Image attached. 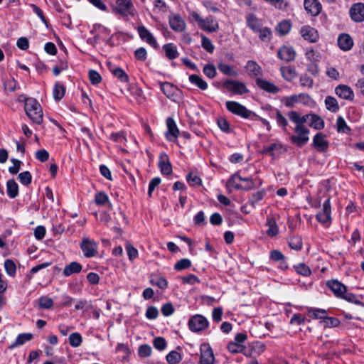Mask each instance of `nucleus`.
<instances>
[{
  "mask_svg": "<svg viewBox=\"0 0 364 364\" xmlns=\"http://www.w3.org/2000/svg\"><path fill=\"white\" fill-rule=\"evenodd\" d=\"M219 70L225 75L237 77L238 73L230 65L220 63L218 65Z\"/></svg>",
  "mask_w": 364,
  "mask_h": 364,
  "instance_id": "nucleus-39",
  "label": "nucleus"
},
{
  "mask_svg": "<svg viewBox=\"0 0 364 364\" xmlns=\"http://www.w3.org/2000/svg\"><path fill=\"white\" fill-rule=\"evenodd\" d=\"M336 128L338 132L348 133L350 131L345 119L342 117H338L336 120Z\"/></svg>",
  "mask_w": 364,
  "mask_h": 364,
  "instance_id": "nucleus-52",
  "label": "nucleus"
},
{
  "mask_svg": "<svg viewBox=\"0 0 364 364\" xmlns=\"http://www.w3.org/2000/svg\"><path fill=\"white\" fill-rule=\"evenodd\" d=\"M163 49L165 52L166 56L169 60H173L178 56V52L176 46L173 43H167L164 45Z\"/></svg>",
  "mask_w": 364,
  "mask_h": 364,
  "instance_id": "nucleus-32",
  "label": "nucleus"
},
{
  "mask_svg": "<svg viewBox=\"0 0 364 364\" xmlns=\"http://www.w3.org/2000/svg\"><path fill=\"white\" fill-rule=\"evenodd\" d=\"M337 41L338 47L343 51L350 50L353 46V38L347 33L340 34Z\"/></svg>",
  "mask_w": 364,
  "mask_h": 364,
  "instance_id": "nucleus-23",
  "label": "nucleus"
},
{
  "mask_svg": "<svg viewBox=\"0 0 364 364\" xmlns=\"http://www.w3.org/2000/svg\"><path fill=\"white\" fill-rule=\"evenodd\" d=\"M159 167L164 175H170L172 173V166L166 154L161 153L160 154Z\"/></svg>",
  "mask_w": 364,
  "mask_h": 364,
  "instance_id": "nucleus-19",
  "label": "nucleus"
},
{
  "mask_svg": "<svg viewBox=\"0 0 364 364\" xmlns=\"http://www.w3.org/2000/svg\"><path fill=\"white\" fill-rule=\"evenodd\" d=\"M313 146L319 152H324L328 148V142L324 139L321 133L316 134L313 140Z\"/></svg>",
  "mask_w": 364,
  "mask_h": 364,
  "instance_id": "nucleus-25",
  "label": "nucleus"
},
{
  "mask_svg": "<svg viewBox=\"0 0 364 364\" xmlns=\"http://www.w3.org/2000/svg\"><path fill=\"white\" fill-rule=\"evenodd\" d=\"M153 344L154 348L159 350H163L166 348V341L163 337L154 338Z\"/></svg>",
  "mask_w": 364,
  "mask_h": 364,
  "instance_id": "nucleus-62",
  "label": "nucleus"
},
{
  "mask_svg": "<svg viewBox=\"0 0 364 364\" xmlns=\"http://www.w3.org/2000/svg\"><path fill=\"white\" fill-rule=\"evenodd\" d=\"M89 79L92 84L97 85L101 82L102 77L96 70H90L89 71Z\"/></svg>",
  "mask_w": 364,
  "mask_h": 364,
  "instance_id": "nucleus-64",
  "label": "nucleus"
},
{
  "mask_svg": "<svg viewBox=\"0 0 364 364\" xmlns=\"http://www.w3.org/2000/svg\"><path fill=\"white\" fill-rule=\"evenodd\" d=\"M326 109L332 112H336L339 109L337 100L332 96H327L325 99Z\"/></svg>",
  "mask_w": 364,
  "mask_h": 364,
  "instance_id": "nucleus-38",
  "label": "nucleus"
},
{
  "mask_svg": "<svg viewBox=\"0 0 364 364\" xmlns=\"http://www.w3.org/2000/svg\"><path fill=\"white\" fill-rule=\"evenodd\" d=\"M161 90L168 98L175 102H178L182 99L181 90L170 82H161Z\"/></svg>",
  "mask_w": 364,
  "mask_h": 364,
  "instance_id": "nucleus-5",
  "label": "nucleus"
},
{
  "mask_svg": "<svg viewBox=\"0 0 364 364\" xmlns=\"http://www.w3.org/2000/svg\"><path fill=\"white\" fill-rule=\"evenodd\" d=\"M277 55L281 60L290 62L295 59L296 52L292 47L284 46L279 50Z\"/></svg>",
  "mask_w": 364,
  "mask_h": 364,
  "instance_id": "nucleus-20",
  "label": "nucleus"
},
{
  "mask_svg": "<svg viewBox=\"0 0 364 364\" xmlns=\"http://www.w3.org/2000/svg\"><path fill=\"white\" fill-rule=\"evenodd\" d=\"M95 201L99 205H103L109 203L108 196L104 192H99L95 194Z\"/></svg>",
  "mask_w": 364,
  "mask_h": 364,
  "instance_id": "nucleus-57",
  "label": "nucleus"
},
{
  "mask_svg": "<svg viewBox=\"0 0 364 364\" xmlns=\"http://www.w3.org/2000/svg\"><path fill=\"white\" fill-rule=\"evenodd\" d=\"M166 360L168 364H178L181 360V355L179 353L173 350L166 355Z\"/></svg>",
  "mask_w": 364,
  "mask_h": 364,
  "instance_id": "nucleus-48",
  "label": "nucleus"
},
{
  "mask_svg": "<svg viewBox=\"0 0 364 364\" xmlns=\"http://www.w3.org/2000/svg\"><path fill=\"white\" fill-rule=\"evenodd\" d=\"M282 146L281 144L273 143L269 146H264L262 152L263 154H269L272 156H274L275 151H280Z\"/></svg>",
  "mask_w": 364,
  "mask_h": 364,
  "instance_id": "nucleus-41",
  "label": "nucleus"
},
{
  "mask_svg": "<svg viewBox=\"0 0 364 364\" xmlns=\"http://www.w3.org/2000/svg\"><path fill=\"white\" fill-rule=\"evenodd\" d=\"M323 323H324L325 327L332 328L339 326L340 321L337 318L329 317L327 316Z\"/></svg>",
  "mask_w": 364,
  "mask_h": 364,
  "instance_id": "nucleus-61",
  "label": "nucleus"
},
{
  "mask_svg": "<svg viewBox=\"0 0 364 364\" xmlns=\"http://www.w3.org/2000/svg\"><path fill=\"white\" fill-rule=\"evenodd\" d=\"M33 338V335L30 333H24L19 334L15 342L9 346L10 349H12L16 346L23 345L26 341H31Z\"/></svg>",
  "mask_w": 364,
  "mask_h": 364,
  "instance_id": "nucleus-34",
  "label": "nucleus"
},
{
  "mask_svg": "<svg viewBox=\"0 0 364 364\" xmlns=\"http://www.w3.org/2000/svg\"><path fill=\"white\" fill-rule=\"evenodd\" d=\"M170 27L176 32H182L185 30L186 24L185 21L178 14L169 16Z\"/></svg>",
  "mask_w": 364,
  "mask_h": 364,
  "instance_id": "nucleus-18",
  "label": "nucleus"
},
{
  "mask_svg": "<svg viewBox=\"0 0 364 364\" xmlns=\"http://www.w3.org/2000/svg\"><path fill=\"white\" fill-rule=\"evenodd\" d=\"M25 112L30 119L36 124H41L43 122V110L38 102L32 97H28L25 100Z\"/></svg>",
  "mask_w": 364,
  "mask_h": 364,
  "instance_id": "nucleus-1",
  "label": "nucleus"
},
{
  "mask_svg": "<svg viewBox=\"0 0 364 364\" xmlns=\"http://www.w3.org/2000/svg\"><path fill=\"white\" fill-rule=\"evenodd\" d=\"M309 313L312 314L314 318L321 319L322 322L327 316V311L323 309H311L309 310Z\"/></svg>",
  "mask_w": 364,
  "mask_h": 364,
  "instance_id": "nucleus-51",
  "label": "nucleus"
},
{
  "mask_svg": "<svg viewBox=\"0 0 364 364\" xmlns=\"http://www.w3.org/2000/svg\"><path fill=\"white\" fill-rule=\"evenodd\" d=\"M83 255L87 258L94 257L97 255L98 245L92 239L83 237L80 243Z\"/></svg>",
  "mask_w": 364,
  "mask_h": 364,
  "instance_id": "nucleus-4",
  "label": "nucleus"
},
{
  "mask_svg": "<svg viewBox=\"0 0 364 364\" xmlns=\"http://www.w3.org/2000/svg\"><path fill=\"white\" fill-rule=\"evenodd\" d=\"M65 89L64 86L60 84V82H56L54 85L53 94V98L56 101H59L61 100L64 95H65Z\"/></svg>",
  "mask_w": 364,
  "mask_h": 364,
  "instance_id": "nucleus-40",
  "label": "nucleus"
},
{
  "mask_svg": "<svg viewBox=\"0 0 364 364\" xmlns=\"http://www.w3.org/2000/svg\"><path fill=\"white\" fill-rule=\"evenodd\" d=\"M300 85L303 87L311 89L314 85V80L307 74H303L299 77Z\"/></svg>",
  "mask_w": 364,
  "mask_h": 364,
  "instance_id": "nucleus-46",
  "label": "nucleus"
},
{
  "mask_svg": "<svg viewBox=\"0 0 364 364\" xmlns=\"http://www.w3.org/2000/svg\"><path fill=\"white\" fill-rule=\"evenodd\" d=\"M82 267L77 262H72L66 265L63 269V274L65 277H70L73 274L80 273L82 271Z\"/></svg>",
  "mask_w": 364,
  "mask_h": 364,
  "instance_id": "nucleus-28",
  "label": "nucleus"
},
{
  "mask_svg": "<svg viewBox=\"0 0 364 364\" xmlns=\"http://www.w3.org/2000/svg\"><path fill=\"white\" fill-rule=\"evenodd\" d=\"M294 269L298 274L305 277L309 276L311 273L309 267L304 263H300L297 265H295Z\"/></svg>",
  "mask_w": 364,
  "mask_h": 364,
  "instance_id": "nucleus-50",
  "label": "nucleus"
},
{
  "mask_svg": "<svg viewBox=\"0 0 364 364\" xmlns=\"http://www.w3.org/2000/svg\"><path fill=\"white\" fill-rule=\"evenodd\" d=\"M350 15L353 21L362 22L364 21V4H354L350 9Z\"/></svg>",
  "mask_w": 364,
  "mask_h": 364,
  "instance_id": "nucleus-14",
  "label": "nucleus"
},
{
  "mask_svg": "<svg viewBox=\"0 0 364 364\" xmlns=\"http://www.w3.org/2000/svg\"><path fill=\"white\" fill-rule=\"evenodd\" d=\"M82 341V336L79 333H73L69 336L70 345L74 348L80 346Z\"/></svg>",
  "mask_w": 364,
  "mask_h": 364,
  "instance_id": "nucleus-49",
  "label": "nucleus"
},
{
  "mask_svg": "<svg viewBox=\"0 0 364 364\" xmlns=\"http://www.w3.org/2000/svg\"><path fill=\"white\" fill-rule=\"evenodd\" d=\"M223 87L228 91L237 95H243L249 92L245 83L235 80H228L225 81L223 82Z\"/></svg>",
  "mask_w": 364,
  "mask_h": 364,
  "instance_id": "nucleus-8",
  "label": "nucleus"
},
{
  "mask_svg": "<svg viewBox=\"0 0 364 364\" xmlns=\"http://www.w3.org/2000/svg\"><path fill=\"white\" fill-rule=\"evenodd\" d=\"M245 68L251 77H255L262 74L261 67L254 60H248Z\"/></svg>",
  "mask_w": 364,
  "mask_h": 364,
  "instance_id": "nucleus-27",
  "label": "nucleus"
},
{
  "mask_svg": "<svg viewBox=\"0 0 364 364\" xmlns=\"http://www.w3.org/2000/svg\"><path fill=\"white\" fill-rule=\"evenodd\" d=\"M140 38L146 41L147 43L153 46L154 48H158L159 45L151 32L144 26H139L137 28Z\"/></svg>",
  "mask_w": 364,
  "mask_h": 364,
  "instance_id": "nucleus-16",
  "label": "nucleus"
},
{
  "mask_svg": "<svg viewBox=\"0 0 364 364\" xmlns=\"http://www.w3.org/2000/svg\"><path fill=\"white\" fill-rule=\"evenodd\" d=\"M116 9L122 15H133L134 5L131 0H117Z\"/></svg>",
  "mask_w": 364,
  "mask_h": 364,
  "instance_id": "nucleus-11",
  "label": "nucleus"
},
{
  "mask_svg": "<svg viewBox=\"0 0 364 364\" xmlns=\"http://www.w3.org/2000/svg\"><path fill=\"white\" fill-rule=\"evenodd\" d=\"M191 265V262L190 259L183 258L180 260H178L175 264H174V269L178 271H181L185 269H187L190 267Z\"/></svg>",
  "mask_w": 364,
  "mask_h": 364,
  "instance_id": "nucleus-53",
  "label": "nucleus"
},
{
  "mask_svg": "<svg viewBox=\"0 0 364 364\" xmlns=\"http://www.w3.org/2000/svg\"><path fill=\"white\" fill-rule=\"evenodd\" d=\"M305 55L306 58L312 62L318 61L321 58L320 53L314 49L307 50Z\"/></svg>",
  "mask_w": 364,
  "mask_h": 364,
  "instance_id": "nucleus-59",
  "label": "nucleus"
},
{
  "mask_svg": "<svg viewBox=\"0 0 364 364\" xmlns=\"http://www.w3.org/2000/svg\"><path fill=\"white\" fill-rule=\"evenodd\" d=\"M300 33L306 41L311 43H316L319 38L318 31L310 26L301 27Z\"/></svg>",
  "mask_w": 364,
  "mask_h": 364,
  "instance_id": "nucleus-15",
  "label": "nucleus"
},
{
  "mask_svg": "<svg viewBox=\"0 0 364 364\" xmlns=\"http://www.w3.org/2000/svg\"><path fill=\"white\" fill-rule=\"evenodd\" d=\"M259 38L264 42H269L272 38V31L268 27H261L257 32Z\"/></svg>",
  "mask_w": 364,
  "mask_h": 364,
  "instance_id": "nucleus-35",
  "label": "nucleus"
},
{
  "mask_svg": "<svg viewBox=\"0 0 364 364\" xmlns=\"http://www.w3.org/2000/svg\"><path fill=\"white\" fill-rule=\"evenodd\" d=\"M291 28V23L290 21L289 20H284L281 21L277 26H276V31L278 33L280 36H284L289 33Z\"/></svg>",
  "mask_w": 364,
  "mask_h": 364,
  "instance_id": "nucleus-33",
  "label": "nucleus"
},
{
  "mask_svg": "<svg viewBox=\"0 0 364 364\" xmlns=\"http://www.w3.org/2000/svg\"><path fill=\"white\" fill-rule=\"evenodd\" d=\"M331 208L330 199H326L322 206L321 210L316 215L318 221L323 224H326L331 221Z\"/></svg>",
  "mask_w": 364,
  "mask_h": 364,
  "instance_id": "nucleus-10",
  "label": "nucleus"
},
{
  "mask_svg": "<svg viewBox=\"0 0 364 364\" xmlns=\"http://www.w3.org/2000/svg\"><path fill=\"white\" fill-rule=\"evenodd\" d=\"M38 304L41 308L49 309L53 306V301L47 296H43L39 298Z\"/></svg>",
  "mask_w": 364,
  "mask_h": 364,
  "instance_id": "nucleus-47",
  "label": "nucleus"
},
{
  "mask_svg": "<svg viewBox=\"0 0 364 364\" xmlns=\"http://www.w3.org/2000/svg\"><path fill=\"white\" fill-rule=\"evenodd\" d=\"M6 191L9 198H15L18 194V186L14 179L6 182Z\"/></svg>",
  "mask_w": 364,
  "mask_h": 364,
  "instance_id": "nucleus-31",
  "label": "nucleus"
},
{
  "mask_svg": "<svg viewBox=\"0 0 364 364\" xmlns=\"http://www.w3.org/2000/svg\"><path fill=\"white\" fill-rule=\"evenodd\" d=\"M335 92L339 97L346 100H353L354 98L353 90L346 85H338L335 88Z\"/></svg>",
  "mask_w": 364,
  "mask_h": 364,
  "instance_id": "nucleus-21",
  "label": "nucleus"
},
{
  "mask_svg": "<svg viewBox=\"0 0 364 364\" xmlns=\"http://www.w3.org/2000/svg\"><path fill=\"white\" fill-rule=\"evenodd\" d=\"M190 82L197 86L202 90H205L208 87V84L200 76L193 74L189 76Z\"/></svg>",
  "mask_w": 364,
  "mask_h": 364,
  "instance_id": "nucleus-37",
  "label": "nucleus"
},
{
  "mask_svg": "<svg viewBox=\"0 0 364 364\" xmlns=\"http://www.w3.org/2000/svg\"><path fill=\"white\" fill-rule=\"evenodd\" d=\"M201 45L202 47L208 53H212L214 50V46L212 43L211 41L207 38L206 36L202 35L201 36Z\"/></svg>",
  "mask_w": 364,
  "mask_h": 364,
  "instance_id": "nucleus-54",
  "label": "nucleus"
},
{
  "mask_svg": "<svg viewBox=\"0 0 364 364\" xmlns=\"http://www.w3.org/2000/svg\"><path fill=\"white\" fill-rule=\"evenodd\" d=\"M304 6L305 10L314 16L318 15L322 8L318 0H304Z\"/></svg>",
  "mask_w": 364,
  "mask_h": 364,
  "instance_id": "nucleus-22",
  "label": "nucleus"
},
{
  "mask_svg": "<svg viewBox=\"0 0 364 364\" xmlns=\"http://www.w3.org/2000/svg\"><path fill=\"white\" fill-rule=\"evenodd\" d=\"M166 126L168 131L166 134V137L169 141H174L178 138L179 130L173 118L168 117L166 119Z\"/></svg>",
  "mask_w": 364,
  "mask_h": 364,
  "instance_id": "nucleus-13",
  "label": "nucleus"
},
{
  "mask_svg": "<svg viewBox=\"0 0 364 364\" xmlns=\"http://www.w3.org/2000/svg\"><path fill=\"white\" fill-rule=\"evenodd\" d=\"M4 267L6 273L9 276L14 277L16 275V266L13 260L9 259H6L4 262Z\"/></svg>",
  "mask_w": 364,
  "mask_h": 364,
  "instance_id": "nucleus-45",
  "label": "nucleus"
},
{
  "mask_svg": "<svg viewBox=\"0 0 364 364\" xmlns=\"http://www.w3.org/2000/svg\"><path fill=\"white\" fill-rule=\"evenodd\" d=\"M217 123L221 131L226 133L230 132V124L226 119L223 117L219 118Z\"/></svg>",
  "mask_w": 364,
  "mask_h": 364,
  "instance_id": "nucleus-63",
  "label": "nucleus"
},
{
  "mask_svg": "<svg viewBox=\"0 0 364 364\" xmlns=\"http://www.w3.org/2000/svg\"><path fill=\"white\" fill-rule=\"evenodd\" d=\"M280 72L282 77L289 82L291 81L297 75L295 68L291 66L281 67Z\"/></svg>",
  "mask_w": 364,
  "mask_h": 364,
  "instance_id": "nucleus-30",
  "label": "nucleus"
},
{
  "mask_svg": "<svg viewBox=\"0 0 364 364\" xmlns=\"http://www.w3.org/2000/svg\"><path fill=\"white\" fill-rule=\"evenodd\" d=\"M199 27L208 33H213L219 29V24L213 16H209L203 18Z\"/></svg>",
  "mask_w": 364,
  "mask_h": 364,
  "instance_id": "nucleus-12",
  "label": "nucleus"
},
{
  "mask_svg": "<svg viewBox=\"0 0 364 364\" xmlns=\"http://www.w3.org/2000/svg\"><path fill=\"white\" fill-rule=\"evenodd\" d=\"M269 116L271 118L275 119L279 127H280L284 132L287 131L288 122L279 110L275 109L269 114Z\"/></svg>",
  "mask_w": 364,
  "mask_h": 364,
  "instance_id": "nucleus-29",
  "label": "nucleus"
},
{
  "mask_svg": "<svg viewBox=\"0 0 364 364\" xmlns=\"http://www.w3.org/2000/svg\"><path fill=\"white\" fill-rule=\"evenodd\" d=\"M200 357L198 364H214L215 357L209 344L203 343L200 346Z\"/></svg>",
  "mask_w": 364,
  "mask_h": 364,
  "instance_id": "nucleus-9",
  "label": "nucleus"
},
{
  "mask_svg": "<svg viewBox=\"0 0 364 364\" xmlns=\"http://www.w3.org/2000/svg\"><path fill=\"white\" fill-rule=\"evenodd\" d=\"M326 285L338 298H341L347 290L346 287L337 279L328 281Z\"/></svg>",
  "mask_w": 364,
  "mask_h": 364,
  "instance_id": "nucleus-17",
  "label": "nucleus"
},
{
  "mask_svg": "<svg viewBox=\"0 0 364 364\" xmlns=\"http://www.w3.org/2000/svg\"><path fill=\"white\" fill-rule=\"evenodd\" d=\"M309 122L310 126L315 129H321L324 127L323 120L316 114H312Z\"/></svg>",
  "mask_w": 364,
  "mask_h": 364,
  "instance_id": "nucleus-42",
  "label": "nucleus"
},
{
  "mask_svg": "<svg viewBox=\"0 0 364 364\" xmlns=\"http://www.w3.org/2000/svg\"><path fill=\"white\" fill-rule=\"evenodd\" d=\"M18 178L19 181L24 186H28L31 183L32 176L28 171L19 173Z\"/></svg>",
  "mask_w": 364,
  "mask_h": 364,
  "instance_id": "nucleus-56",
  "label": "nucleus"
},
{
  "mask_svg": "<svg viewBox=\"0 0 364 364\" xmlns=\"http://www.w3.org/2000/svg\"><path fill=\"white\" fill-rule=\"evenodd\" d=\"M288 243L290 248L296 251L301 250L303 245L302 240L299 236L291 237L289 239Z\"/></svg>",
  "mask_w": 364,
  "mask_h": 364,
  "instance_id": "nucleus-44",
  "label": "nucleus"
},
{
  "mask_svg": "<svg viewBox=\"0 0 364 364\" xmlns=\"http://www.w3.org/2000/svg\"><path fill=\"white\" fill-rule=\"evenodd\" d=\"M208 323V321L205 316L196 314L188 321V327L193 332H200L207 328Z\"/></svg>",
  "mask_w": 364,
  "mask_h": 364,
  "instance_id": "nucleus-7",
  "label": "nucleus"
},
{
  "mask_svg": "<svg viewBox=\"0 0 364 364\" xmlns=\"http://www.w3.org/2000/svg\"><path fill=\"white\" fill-rule=\"evenodd\" d=\"M294 130L296 135L291 136V141L298 146H302L309 141V130L304 125H296Z\"/></svg>",
  "mask_w": 364,
  "mask_h": 364,
  "instance_id": "nucleus-6",
  "label": "nucleus"
},
{
  "mask_svg": "<svg viewBox=\"0 0 364 364\" xmlns=\"http://www.w3.org/2000/svg\"><path fill=\"white\" fill-rule=\"evenodd\" d=\"M204 74L209 78L213 79L216 75L217 71L213 64H207L203 70Z\"/></svg>",
  "mask_w": 364,
  "mask_h": 364,
  "instance_id": "nucleus-58",
  "label": "nucleus"
},
{
  "mask_svg": "<svg viewBox=\"0 0 364 364\" xmlns=\"http://www.w3.org/2000/svg\"><path fill=\"white\" fill-rule=\"evenodd\" d=\"M226 108L229 112L240 116L242 118L252 119V117L256 116L255 112L247 109L245 106L235 101L226 102Z\"/></svg>",
  "mask_w": 364,
  "mask_h": 364,
  "instance_id": "nucleus-3",
  "label": "nucleus"
},
{
  "mask_svg": "<svg viewBox=\"0 0 364 364\" xmlns=\"http://www.w3.org/2000/svg\"><path fill=\"white\" fill-rule=\"evenodd\" d=\"M245 347L240 343H236L234 341L230 342L228 345V349L230 353H237L244 350Z\"/></svg>",
  "mask_w": 364,
  "mask_h": 364,
  "instance_id": "nucleus-60",
  "label": "nucleus"
},
{
  "mask_svg": "<svg viewBox=\"0 0 364 364\" xmlns=\"http://www.w3.org/2000/svg\"><path fill=\"white\" fill-rule=\"evenodd\" d=\"M268 229L267 230V235L271 237L276 236L278 232V226L274 219L268 218L267 221Z\"/></svg>",
  "mask_w": 364,
  "mask_h": 364,
  "instance_id": "nucleus-36",
  "label": "nucleus"
},
{
  "mask_svg": "<svg viewBox=\"0 0 364 364\" xmlns=\"http://www.w3.org/2000/svg\"><path fill=\"white\" fill-rule=\"evenodd\" d=\"M227 186L228 188H233L237 190L249 191L254 188L255 183L252 178H242L236 173L228 181Z\"/></svg>",
  "mask_w": 364,
  "mask_h": 364,
  "instance_id": "nucleus-2",
  "label": "nucleus"
},
{
  "mask_svg": "<svg viewBox=\"0 0 364 364\" xmlns=\"http://www.w3.org/2000/svg\"><path fill=\"white\" fill-rule=\"evenodd\" d=\"M257 85L261 89L272 94H276L279 91V88L273 83L261 78L256 79Z\"/></svg>",
  "mask_w": 364,
  "mask_h": 364,
  "instance_id": "nucleus-26",
  "label": "nucleus"
},
{
  "mask_svg": "<svg viewBox=\"0 0 364 364\" xmlns=\"http://www.w3.org/2000/svg\"><path fill=\"white\" fill-rule=\"evenodd\" d=\"M111 73L121 82H127L129 81V77L127 73L120 68H114L110 69Z\"/></svg>",
  "mask_w": 364,
  "mask_h": 364,
  "instance_id": "nucleus-43",
  "label": "nucleus"
},
{
  "mask_svg": "<svg viewBox=\"0 0 364 364\" xmlns=\"http://www.w3.org/2000/svg\"><path fill=\"white\" fill-rule=\"evenodd\" d=\"M246 23L248 28L256 33L262 26V20L252 13L247 14L245 16Z\"/></svg>",
  "mask_w": 364,
  "mask_h": 364,
  "instance_id": "nucleus-24",
  "label": "nucleus"
},
{
  "mask_svg": "<svg viewBox=\"0 0 364 364\" xmlns=\"http://www.w3.org/2000/svg\"><path fill=\"white\" fill-rule=\"evenodd\" d=\"M186 180L188 184L191 186H200L202 183L201 179L193 173H188L186 176Z\"/></svg>",
  "mask_w": 364,
  "mask_h": 364,
  "instance_id": "nucleus-55",
  "label": "nucleus"
}]
</instances>
